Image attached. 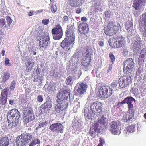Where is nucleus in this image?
Listing matches in <instances>:
<instances>
[{"mask_svg": "<svg viewBox=\"0 0 146 146\" xmlns=\"http://www.w3.org/2000/svg\"><path fill=\"white\" fill-rule=\"evenodd\" d=\"M20 117V113L18 110L12 109L9 111L7 113L9 127H16L19 122Z\"/></svg>", "mask_w": 146, "mask_h": 146, "instance_id": "f257e3e1", "label": "nucleus"}, {"mask_svg": "<svg viewBox=\"0 0 146 146\" xmlns=\"http://www.w3.org/2000/svg\"><path fill=\"white\" fill-rule=\"evenodd\" d=\"M121 26L119 24L115 25V22L114 21L109 22L107 25L104 28L105 34L108 36H113L119 31Z\"/></svg>", "mask_w": 146, "mask_h": 146, "instance_id": "f03ea898", "label": "nucleus"}, {"mask_svg": "<svg viewBox=\"0 0 146 146\" xmlns=\"http://www.w3.org/2000/svg\"><path fill=\"white\" fill-rule=\"evenodd\" d=\"M32 136L29 134H21L16 139V146H23L28 143L31 140Z\"/></svg>", "mask_w": 146, "mask_h": 146, "instance_id": "7ed1b4c3", "label": "nucleus"}, {"mask_svg": "<svg viewBox=\"0 0 146 146\" xmlns=\"http://www.w3.org/2000/svg\"><path fill=\"white\" fill-rule=\"evenodd\" d=\"M98 93L99 97L108 98L112 95V90L108 86H102L99 89Z\"/></svg>", "mask_w": 146, "mask_h": 146, "instance_id": "20e7f679", "label": "nucleus"}, {"mask_svg": "<svg viewBox=\"0 0 146 146\" xmlns=\"http://www.w3.org/2000/svg\"><path fill=\"white\" fill-rule=\"evenodd\" d=\"M68 97H70L69 92L66 90L61 91L58 94L56 101L58 104L65 103L66 101L68 102L67 99Z\"/></svg>", "mask_w": 146, "mask_h": 146, "instance_id": "39448f33", "label": "nucleus"}, {"mask_svg": "<svg viewBox=\"0 0 146 146\" xmlns=\"http://www.w3.org/2000/svg\"><path fill=\"white\" fill-rule=\"evenodd\" d=\"M23 122L26 124L31 121L34 119L33 111L31 109L25 108L23 111Z\"/></svg>", "mask_w": 146, "mask_h": 146, "instance_id": "423d86ee", "label": "nucleus"}, {"mask_svg": "<svg viewBox=\"0 0 146 146\" xmlns=\"http://www.w3.org/2000/svg\"><path fill=\"white\" fill-rule=\"evenodd\" d=\"M121 76L119 79L118 83L119 86L121 88H125L127 87L131 83V78L130 74H125Z\"/></svg>", "mask_w": 146, "mask_h": 146, "instance_id": "0eeeda50", "label": "nucleus"}, {"mask_svg": "<svg viewBox=\"0 0 146 146\" xmlns=\"http://www.w3.org/2000/svg\"><path fill=\"white\" fill-rule=\"evenodd\" d=\"M53 38L55 40H59L63 36V31L61 27L59 24L57 25L56 27L52 30Z\"/></svg>", "mask_w": 146, "mask_h": 146, "instance_id": "6e6552de", "label": "nucleus"}, {"mask_svg": "<svg viewBox=\"0 0 146 146\" xmlns=\"http://www.w3.org/2000/svg\"><path fill=\"white\" fill-rule=\"evenodd\" d=\"M134 63L131 58H128L123 63L124 66L123 72L128 74L134 67Z\"/></svg>", "mask_w": 146, "mask_h": 146, "instance_id": "1a4fd4ad", "label": "nucleus"}, {"mask_svg": "<svg viewBox=\"0 0 146 146\" xmlns=\"http://www.w3.org/2000/svg\"><path fill=\"white\" fill-rule=\"evenodd\" d=\"M87 88V85L83 82L77 84L74 88L76 95H82L86 91Z\"/></svg>", "mask_w": 146, "mask_h": 146, "instance_id": "9d476101", "label": "nucleus"}, {"mask_svg": "<svg viewBox=\"0 0 146 146\" xmlns=\"http://www.w3.org/2000/svg\"><path fill=\"white\" fill-rule=\"evenodd\" d=\"M128 109L129 114L127 113L123 116V119L126 122L132 121L134 119V116L136 111L134 105Z\"/></svg>", "mask_w": 146, "mask_h": 146, "instance_id": "9b49d317", "label": "nucleus"}, {"mask_svg": "<svg viewBox=\"0 0 146 146\" xmlns=\"http://www.w3.org/2000/svg\"><path fill=\"white\" fill-rule=\"evenodd\" d=\"M50 38L48 36H44L42 38H40L39 41V47L42 50H44L48 45Z\"/></svg>", "mask_w": 146, "mask_h": 146, "instance_id": "f8f14e48", "label": "nucleus"}, {"mask_svg": "<svg viewBox=\"0 0 146 146\" xmlns=\"http://www.w3.org/2000/svg\"><path fill=\"white\" fill-rule=\"evenodd\" d=\"M119 124L116 121H113L110 124V131L114 135H117L119 133Z\"/></svg>", "mask_w": 146, "mask_h": 146, "instance_id": "ddd939ff", "label": "nucleus"}, {"mask_svg": "<svg viewBox=\"0 0 146 146\" xmlns=\"http://www.w3.org/2000/svg\"><path fill=\"white\" fill-rule=\"evenodd\" d=\"M90 108L92 110L93 112H95L97 115L102 113L101 104L99 102H96L92 103L91 105Z\"/></svg>", "mask_w": 146, "mask_h": 146, "instance_id": "4468645a", "label": "nucleus"}, {"mask_svg": "<svg viewBox=\"0 0 146 146\" xmlns=\"http://www.w3.org/2000/svg\"><path fill=\"white\" fill-rule=\"evenodd\" d=\"M64 126L61 123H54L50 125L49 129L53 132H60L62 133L63 132Z\"/></svg>", "mask_w": 146, "mask_h": 146, "instance_id": "2eb2a0df", "label": "nucleus"}, {"mask_svg": "<svg viewBox=\"0 0 146 146\" xmlns=\"http://www.w3.org/2000/svg\"><path fill=\"white\" fill-rule=\"evenodd\" d=\"M135 101V100L132 97H127L125 98L121 102H119L117 104L119 106H120L122 104L126 103L128 105V108H129L134 106V104Z\"/></svg>", "mask_w": 146, "mask_h": 146, "instance_id": "dca6fc26", "label": "nucleus"}, {"mask_svg": "<svg viewBox=\"0 0 146 146\" xmlns=\"http://www.w3.org/2000/svg\"><path fill=\"white\" fill-rule=\"evenodd\" d=\"M79 31L81 34L86 35L88 33V26L87 23L84 22L81 23L79 25Z\"/></svg>", "mask_w": 146, "mask_h": 146, "instance_id": "f3484780", "label": "nucleus"}, {"mask_svg": "<svg viewBox=\"0 0 146 146\" xmlns=\"http://www.w3.org/2000/svg\"><path fill=\"white\" fill-rule=\"evenodd\" d=\"M116 48H120L123 47L125 45V41L124 37L118 36L116 37Z\"/></svg>", "mask_w": 146, "mask_h": 146, "instance_id": "a211bd4d", "label": "nucleus"}, {"mask_svg": "<svg viewBox=\"0 0 146 146\" xmlns=\"http://www.w3.org/2000/svg\"><path fill=\"white\" fill-rule=\"evenodd\" d=\"M56 105L55 107V110L57 113H60L67 107L68 103L67 101L65 102V103L58 104Z\"/></svg>", "mask_w": 146, "mask_h": 146, "instance_id": "6ab92c4d", "label": "nucleus"}, {"mask_svg": "<svg viewBox=\"0 0 146 146\" xmlns=\"http://www.w3.org/2000/svg\"><path fill=\"white\" fill-rule=\"evenodd\" d=\"M93 51L91 48L87 46L86 48L82 53V57L91 58V55H92Z\"/></svg>", "mask_w": 146, "mask_h": 146, "instance_id": "aec40b11", "label": "nucleus"}, {"mask_svg": "<svg viewBox=\"0 0 146 146\" xmlns=\"http://www.w3.org/2000/svg\"><path fill=\"white\" fill-rule=\"evenodd\" d=\"M52 106L50 102L49 101H47L46 102L42 104L40 107V110H41V113L42 111H49Z\"/></svg>", "mask_w": 146, "mask_h": 146, "instance_id": "412c9836", "label": "nucleus"}, {"mask_svg": "<svg viewBox=\"0 0 146 146\" xmlns=\"http://www.w3.org/2000/svg\"><path fill=\"white\" fill-rule=\"evenodd\" d=\"M107 119L103 115L101 119H99L96 123H95L98 127H106L108 123Z\"/></svg>", "mask_w": 146, "mask_h": 146, "instance_id": "4be33fe9", "label": "nucleus"}, {"mask_svg": "<svg viewBox=\"0 0 146 146\" xmlns=\"http://www.w3.org/2000/svg\"><path fill=\"white\" fill-rule=\"evenodd\" d=\"M9 144V141L7 137H0V146H7Z\"/></svg>", "mask_w": 146, "mask_h": 146, "instance_id": "5701e85b", "label": "nucleus"}, {"mask_svg": "<svg viewBox=\"0 0 146 146\" xmlns=\"http://www.w3.org/2000/svg\"><path fill=\"white\" fill-rule=\"evenodd\" d=\"M98 127L95 124L92 126L90 128L89 132L90 136L92 137L94 135H95L96 131L98 130Z\"/></svg>", "mask_w": 146, "mask_h": 146, "instance_id": "b1692460", "label": "nucleus"}, {"mask_svg": "<svg viewBox=\"0 0 146 146\" xmlns=\"http://www.w3.org/2000/svg\"><path fill=\"white\" fill-rule=\"evenodd\" d=\"M73 43L65 38L60 43L61 46L63 49L69 47Z\"/></svg>", "mask_w": 146, "mask_h": 146, "instance_id": "393cba45", "label": "nucleus"}, {"mask_svg": "<svg viewBox=\"0 0 146 146\" xmlns=\"http://www.w3.org/2000/svg\"><path fill=\"white\" fill-rule=\"evenodd\" d=\"M34 64V62L32 60H27L26 63V67L27 72H28L32 70Z\"/></svg>", "mask_w": 146, "mask_h": 146, "instance_id": "a878e982", "label": "nucleus"}, {"mask_svg": "<svg viewBox=\"0 0 146 146\" xmlns=\"http://www.w3.org/2000/svg\"><path fill=\"white\" fill-rule=\"evenodd\" d=\"M125 27L128 32L131 31L133 27L132 22L129 21H127L125 24Z\"/></svg>", "mask_w": 146, "mask_h": 146, "instance_id": "bb28decb", "label": "nucleus"}, {"mask_svg": "<svg viewBox=\"0 0 146 146\" xmlns=\"http://www.w3.org/2000/svg\"><path fill=\"white\" fill-rule=\"evenodd\" d=\"M116 38L113 37L110 38L108 42L110 46L112 48H114L116 47Z\"/></svg>", "mask_w": 146, "mask_h": 146, "instance_id": "cd10ccee", "label": "nucleus"}, {"mask_svg": "<svg viewBox=\"0 0 146 146\" xmlns=\"http://www.w3.org/2000/svg\"><path fill=\"white\" fill-rule=\"evenodd\" d=\"M125 129L127 134L130 133L134 132L135 130V126L134 125H130L127 127Z\"/></svg>", "mask_w": 146, "mask_h": 146, "instance_id": "c85d7f7f", "label": "nucleus"}, {"mask_svg": "<svg viewBox=\"0 0 146 146\" xmlns=\"http://www.w3.org/2000/svg\"><path fill=\"white\" fill-rule=\"evenodd\" d=\"M65 34L66 37L65 38L74 44L73 42L75 40V35H72L70 34Z\"/></svg>", "mask_w": 146, "mask_h": 146, "instance_id": "c756f323", "label": "nucleus"}, {"mask_svg": "<svg viewBox=\"0 0 146 146\" xmlns=\"http://www.w3.org/2000/svg\"><path fill=\"white\" fill-rule=\"evenodd\" d=\"M74 27L71 25L70 26L68 27L67 28L66 32V34H70L72 35H75L74 32Z\"/></svg>", "mask_w": 146, "mask_h": 146, "instance_id": "7c9ffc66", "label": "nucleus"}, {"mask_svg": "<svg viewBox=\"0 0 146 146\" xmlns=\"http://www.w3.org/2000/svg\"><path fill=\"white\" fill-rule=\"evenodd\" d=\"M10 77V74L7 71L5 72L3 75V77L2 81L3 82H5Z\"/></svg>", "mask_w": 146, "mask_h": 146, "instance_id": "2f4dec72", "label": "nucleus"}, {"mask_svg": "<svg viewBox=\"0 0 146 146\" xmlns=\"http://www.w3.org/2000/svg\"><path fill=\"white\" fill-rule=\"evenodd\" d=\"M70 5L74 7H78L80 4L77 0H69Z\"/></svg>", "mask_w": 146, "mask_h": 146, "instance_id": "473e14b6", "label": "nucleus"}, {"mask_svg": "<svg viewBox=\"0 0 146 146\" xmlns=\"http://www.w3.org/2000/svg\"><path fill=\"white\" fill-rule=\"evenodd\" d=\"M101 6V4L100 3L97 2L94 3L93 6V10L96 12H98Z\"/></svg>", "mask_w": 146, "mask_h": 146, "instance_id": "72a5a7b5", "label": "nucleus"}, {"mask_svg": "<svg viewBox=\"0 0 146 146\" xmlns=\"http://www.w3.org/2000/svg\"><path fill=\"white\" fill-rule=\"evenodd\" d=\"M0 28H7V27L6 24V21L5 19H0Z\"/></svg>", "mask_w": 146, "mask_h": 146, "instance_id": "f704fd0d", "label": "nucleus"}, {"mask_svg": "<svg viewBox=\"0 0 146 146\" xmlns=\"http://www.w3.org/2000/svg\"><path fill=\"white\" fill-rule=\"evenodd\" d=\"M47 123L48 122L46 121L40 123L38 125V126L36 128V130H38L40 128L46 127V126Z\"/></svg>", "mask_w": 146, "mask_h": 146, "instance_id": "c9c22d12", "label": "nucleus"}, {"mask_svg": "<svg viewBox=\"0 0 146 146\" xmlns=\"http://www.w3.org/2000/svg\"><path fill=\"white\" fill-rule=\"evenodd\" d=\"M7 96L1 95L0 97V103L2 105H4L6 103L7 100Z\"/></svg>", "mask_w": 146, "mask_h": 146, "instance_id": "e433bc0d", "label": "nucleus"}, {"mask_svg": "<svg viewBox=\"0 0 146 146\" xmlns=\"http://www.w3.org/2000/svg\"><path fill=\"white\" fill-rule=\"evenodd\" d=\"M40 143V141L39 139L36 138H35L32 141L30 142L29 146H33L37 144Z\"/></svg>", "mask_w": 146, "mask_h": 146, "instance_id": "4c0bfd02", "label": "nucleus"}, {"mask_svg": "<svg viewBox=\"0 0 146 146\" xmlns=\"http://www.w3.org/2000/svg\"><path fill=\"white\" fill-rule=\"evenodd\" d=\"M131 92L134 94L135 96H137L138 95V90L136 87H133L131 88Z\"/></svg>", "mask_w": 146, "mask_h": 146, "instance_id": "58836bf2", "label": "nucleus"}, {"mask_svg": "<svg viewBox=\"0 0 146 146\" xmlns=\"http://www.w3.org/2000/svg\"><path fill=\"white\" fill-rule=\"evenodd\" d=\"M73 73L74 76L77 77L78 78H79L81 75V73L80 70L75 69L73 70Z\"/></svg>", "mask_w": 146, "mask_h": 146, "instance_id": "ea45409f", "label": "nucleus"}, {"mask_svg": "<svg viewBox=\"0 0 146 146\" xmlns=\"http://www.w3.org/2000/svg\"><path fill=\"white\" fill-rule=\"evenodd\" d=\"M109 56L112 63V64H113L114 62L115 61V58L113 53L112 52H111L110 53Z\"/></svg>", "mask_w": 146, "mask_h": 146, "instance_id": "a19ab883", "label": "nucleus"}, {"mask_svg": "<svg viewBox=\"0 0 146 146\" xmlns=\"http://www.w3.org/2000/svg\"><path fill=\"white\" fill-rule=\"evenodd\" d=\"M9 92L8 88H6L2 91L1 92V95L7 97L8 93Z\"/></svg>", "mask_w": 146, "mask_h": 146, "instance_id": "79ce46f5", "label": "nucleus"}, {"mask_svg": "<svg viewBox=\"0 0 146 146\" xmlns=\"http://www.w3.org/2000/svg\"><path fill=\"white\" fill-rule=\"evenodd\" d=\"M89 111V110L87 109H85L84 111V115L85 117L89 119L90 118V113Z\"/></svg>", "mask_w": 146, "mask_h": 146, "instance_id": "37998d69", "label": "nucleus"}, {"mask_svg": "<svg viewBox=\"0 0 146 146\" xmlns=\"http://www.w3.org/2000/svg\"><path fill=\"white\" fill-rule=\"evenodd\" d=\"M140 6L139 1H135L133 4V7L135 8L136 10H138Z\"/></svg>", "mask_w": 146, "mask_h": 146, "instance_id": "c03bdc74", "label": "nucleus"}, {"mask_svg": "<svg viewBox=\"0 0 146 146\" xmlns=\"http://www.w3.org/2000/svg\"><path fill=\"white\" fill-rule=\"evenodd\" d=\"M72 77L70 76L67 77L66 80V83L67 85H69L72 84Z\"/></svg>", "mask_w": 146, "mask_h": 146, "instance_id": "a18cd8bd", "label": "nucleus"}, {"mask_svg": "<svg viewBox=\"0 0 146 146\" xmlns=\"http://www.w3.org/2000/svg\"><path fill=\"white\" fill-rule=\"evenodd\" d=\"M7 20V25L8 26H10V24L12 22V20L11 18L9 16H7L5 17Z\"/></svg>", "mask_w": 146, "mask_h": 146, "instance_id": "49530a36", "label": "nucleus"}, {"mask_svg": "<svg viewBox=\"0 0 146 146\" xmlns=\"http://www.w3.org/2000/svg\"><path fill=\"white\" fill-rule=\"evenodd\" d=\"M51 76H53L54 78H57L58 76V73L57 72H55V70H53L52 72H51L50 73Z\"/></svg>", "mask_w": 146, "mask_h": 146, "instance_id": "de8ad7c7", "label": "nucleus"}, {"mask_svg": "<svg viewBox=\"0 0 146 146\" xmlns=\"http://www.w3.org/2000/svg\"><path fill=\"white\" fill-rule=\"evenodd\" d=\"M143 72V69L141 66H140L137 71L136 73L137 76H140V74Z\"/></svg>", "mask_w": 146, "mask_h": 146, "instance_id": "09e8293b", "label": "nucleus"}, {"mask_svg": "<svg viewBox=\"0 0 146 146\" xmlns=\"http://www.w3.org/2000/svg\"><path fill=\"white\" fill-rule=\"evenodd\" d=\"M15 82L14 80H13L11 83L10 87L11 90H13L15 88Z\"/></svg>", "mask_w": 146, "mask_h": 146, "instance_id": "8fccbe9b", "label": "nucleus"}, {"mask_svg": "<svg viewBox=\"0 0 146 146\" xmlns=\"http://www.w3.org/2000/svg\"><path fill=\"white\" fill-rule=\"evenodd\" d=\"M81 63L84 67L87 68L90 66L91 64L90 62H82Z\"/></svg>", "mask_w": 146, "mask_h": 146, "instance_id": "3c124183", "label": "nucleus"}, {"mask_svg": "<svg viewBox=\"0 0 146 146\" xmlns=\"http://www.w3.org/2000/svg\"><path fill=\"white\" fill-rule=\"evenodd\" d=\"M51 10L52 12L55 13L57 10L56 6L54 4H52L51 6Z\"/></svg>", "mask_w": 146, "mask_h": 146, "instance_id": "603ef678", "label": "nucleus"}, {"mask_svg": "<svg viewBox=\"0 0 146 146\" xmlns=\"http://www.w3.org/2000/svg\"><path fill=\"white\" fill-rule=\"evenodd\" d=\"M145 60L139 56L138 61V64L139 65L142 64L143 63Z\"/></svg>", "mask_w": 146, "mask_h": 146, "instance_id": "864d4df0", "label": "nucleus"}, {"mask_svg": "<svg viewBox=\"0 0 146 146\" xmlns=\"http://www.w3.org/2000/svg\"><path fill=\"white\" fill-rule=\"evenodd\" d=\"M42 22L44 25H46L49 23V20L48 19H45L42 20Z\"/></svg>", "mask_w": 146, "mask_h": 146, "instance_id": "5fc2aeb1", "label": "nucleus"}, {"mask_svg": "<svg viewBox=\"0 0 146 146\" xmlns=\"http://www.w3.org/2000/svg\"><path fill=\"white\" fill-rule=\"evenodd\" d=\"M118 84V82L117 80L114 81L111 83V87L114 88L116 87Z\"/></svg>", "mask_w": 146, "mask_h": 146, "instance_id": "6e6d98bb", "label": "nucleus"}, {"mask_svg": "<svg viewBox=\"0 0 146 146\" xmlns=\"http://www.w3.org/2000/svg\"><path fill=\"white\" fill-rule=\"evenodd\" d=\"M91 58H82V62L84 61L86 62H90L91 61Z\"/></svg>", "mask_w": 146, "mask_h": 146, "instance_id": "4d7b16f0", "label": "nucleus"}, {"mask_svg": "<svg viewBox=\"0 0 146 146\" xmlns=\"http://www.w3.org/2000/svg\"><path fill=\"white\" fill-rule=\"evenodd\" d=\"M37 100L38 102H42L43 99L42 95H39L37 96Z\"/></svg>", "mask_w": 146, "mask_h": 146, "instance_id": "13d9d810", "label": "nucleus"}, {"mask_svg": "<svg viewBox=\"0 0 146 146\" xmlns=\"http://www.w3.org/2000/svg\"><path fill=\"white\" fill-rule=\"evenodd\" d=\"M55 86L53 85H50L47 88L48 90L49 91H53L54 90Z\"/></svg>", "mask_w": 146, "mask_h": 146, "instance_id": "bf43d9fd", "label": "nucleus"}, {"mask_svg": "<svg viewBox=\"0 0 146 146\" xmlns=\"http://www.w3.org/2000/svg\"><path fill=\"white\" fill-rule=\"evenodd\" d=\"M62 20L64 23H66L68 21V16H64L63 17L62 19Z\"/></svg>", "mask_w": 146, "mask_h": 146, "instance_id": "052dcab7", "label": "nucleus"}, {"mask_svg": "<svg viewBox=\"0 0 146 146\" xmlns=\"http://www.w3.org/2000/svg\"><path fill=\"white\" fill-rule=\"evenodd\" d=\"M78 122L76 121H74L72 122V125L73 127H74V128L77 127V126L78 125Z\"/></svg>", "mask_w": 146, "mask_h": 146, "instance_id": "680f3d73", "label": "nucleus"}, {"mask_svg": "<svg viewBox=\"0 0 146 146\" xmlns=\"http://www.w3.org/2000/svg\"><path fill=\"white\" fill-rule=\"evenodd\" d=\"M113 64H109V67L107 70V72L109 73L110 71H111L112 68Z\"/></svg>", "mask_w": 146, "mask_h": 146, "instance_id": "e2e57ef3", "label": "nucleus"}, {"mask_svg": "<svg viewBox=\"0 0 146 146\" xmlns=\"http://www.w3.org/2000/svg\"><path fill=\"white\" fill-rule=\"evenodd\" d=\"M9 60L8 58H5V66L8 65L9 64Z\"/></svg>", "mask_w": 146, "mask_h": 146, "instance_id": "0e129e2a", "label": "nucleus"}, {"mask_svg": "<svg viewBox=\"0 0 146 146\" xmlns=\"http://www.w3.org/2000/svg\"><path fill=\"white\" fill-rule=\"evenodd\" d=\"M140 54H143L145 56L146 55V49L145 48H143Z\"/></svg>", "mask_w": 146, "mask_h": 146, "instance_id": "69168bd1", "label": "nucleus"}, {"mask_svg": "<svg viewBox=\"0 0 146 146\" xmlns=\"http://www.w3.org/2000/svg\"><path fill=\"white\" fill-rule=\"evenodd\" d=\"M98 44L101 47H102L104 46V43L102 41H99L98 43Z\"/></svg>", "mask_w": 146, "mask_h": 146, "instance_id": "338daca9", "label": "nucleus"}, {"mask_svg": "<svg viewBox=\"0 0 146 146\" xmlns=\"http://www.w3.org/2000/svg\"><path fill=\"white\" fill-rule=\"evenodd\" d=\"M81 20L83 22H86L87 20V19L86 17H83L81 18Z\"/></svg>", "mask_w": 146, "mask_h": 146, "instance_id": "774afa93", "label": "nucleus"}]
</instances>
